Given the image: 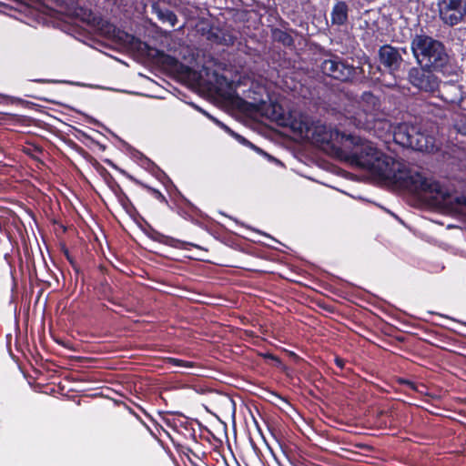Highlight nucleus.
Masks as SVG:
<instances>
[{"label":"nucleus","instance_id":"1","mask_svg":"<svg viewBox=\"0 0 466 466\" xmlns=\"http://www.w3.org/2000/svg\"><path fill=\"white\" fill-rule=\"evenodd\" d=\"M270 107L272 119L289 126L301 138L352 167L370 171L371 175H420L407 162L384 154L369 140L340 133L299 112H293L285 119L279 105L270 104Z\"/></svg>","mask_w":466,"mask_h":466},{"label":"nucleus","instance_id":"2","mask_svg":"<svg viewBox=\"0 0 466 466\" xmlns=\"http://www.w3.org/2000/svg\"><path fill=\"white\" fill-rule=\"evenodd\" d=\"M395 193H408L419 198H431L435 204H442L454 212L466 206L463 195L452 198L455 188L435 180V177H347Z\"/></svg>","mask_w":466,"mask_h":466},{"label":"nucleus","instance_id":"3","mask_svg":"<svg viewBox=\"0 0 466 466\" xmlns=\"http://www.w3.org/2000/svg\"><path fill=\"white\" fill-rule=\"evenodd\" d=\"M411 50L421 67L441 69L448 63L443 44L429 35H415L411 40Z\"/></svg>","mask_w":466,"mask_h":466},{"label":"nucleus","instance_id":"4","mask_svg":"<svg viewBox=\"0 0 466 466\" xmlns=\"http://www.w3.org/2000/svg\"><path fill=\"white\" fill-rule=\"evenodd\" d=\"M393 137L396 143L414 150L431 152L437 148L435 138L422 132L421 127L417 125H398L394 129Z\"/></svg>","mask_w":466,"mask_h":466},{"label":"nucleus","instance_id":"5","mask_svg":"<svg viewBox=\"0 0 466 466\" xmlns=\"http://www.w3.org/2000/svg\"><path fill=\"white\" fill-rule=\"evenodd\" d=\"M320 68L325 75L343 82L352 80L362 71L360 67L348 64L338 56H331L323 60Z\"/></svg>","mask_w":466,"mask_h":466},{"label":"nucleus","instance_id":"6","mask_svg":"<svg viewBox=\"0 0 466 466\" xmlns=\"http://www.w3.org/2000/svg\"><path fill=\"white\" fill-rule=\"evenodd\" d=\"M358 111L354 112L356 126L361 128H371V122L375 120L380 103L377 96L370 92H364L357 100Z\"/></svg>","mask_w":466,"mask_h":466},{"label":"nucleus","instance_id":"7","mask_svg":"<svg viewBox=\"0 0 466 466\" xmlns=\"http://www.w3.org/2000/svg\"><path fill=\"white\" fill-rule=\"evenodd\" d=\"M439 17L443 24L453 26L466 15V0H437Z\"/></svg>","mask_w":466,"mask_h":466},{"label":"nucleus","instance_id":"8","mask_svg":"<svg viewBox=\"0 0 466 466\" xmlns=\"http://www.w3.org/2000/svg\"><path fill=\"white\" fill-rule=\"evenodd\" d=\"M413 67L409 72V80L411 85L424 92H434L439 89L438 78L430 71Z\"/></svg>","mask_w":466,"mask_h":466},{"label":"nucleus","instance_id":"9","mask_svg":"<svg viewBox=\"0 0 466 466\" xmlns=\"http://www.w3.org/2000/svg\"><path fill=\"white\" fill-rule=\"evenodd\" d=\"M380 63L390 71H397L402 63V56L396 47L390 45L381 46L379 50Z\"/></svg>","mask_w":466,"mask_h":466},{"label":"nucleus","instance_id":"10","mask_svg":"<svg viewBox=\"0 0 466 466\" xmlns=\"http://www.w3.org/2000/svg\"><path fill=\"white\" fill-rule=\"evenodd\" d=\"M148 238L156 242H158L160 244H164L166 246L179 248V249H187V246L194 247L196 248H201L198 245H193L190 242L183 241L177 238H175L170 236H167L162 234L161 232L151 228L150 232L147 234Z\"/></svg>","mask_w":466,"mask_h":466},{"label":"nucleus","instance_id":"11","mask_svg":"<svg viewBox=\"0 0 466 466\" xmlns=\"http://www.w3.org/2000/svg\"><path fill=\"white\" fill-rule=\"evenodd\" d=\"M152 13L155 14L163 24H168L174 27L177 22V16L171 10L162 6L160 3H153L151 5Z\"/></svg>","mask_w":466,"mask_h":466},{"label":"nucleus","instance_id":"12","mask_svg":"<svg viewBox=\"0 0 466 466\" xmlns=\"http://www.w3.org/2000/svg\"><path fill=\"white\" fill-rule=\"evenodd\" d=\"M348 5L345 2H338L332 8L331 22L341 25L348 20Z\"/></svg>","mask_w":466,"mask_h":466},{"label":"nucleus","instance_id":"13","mask_svg":"<svg viewBox=\"0 0 466 466\" xmlns=\"http://www.w3.org/2000/svg\"><path fill=\"white\" fill-rule=\"evenodd\" d=\"M440 91L441 93V97L449 103H456L460 100V89L455 85L444 84Z\"/></svg>","mask_w":466,"mask_h":466},{"label":"nucleus","instance_id":"14","mask_svg":"<svg viewBox=\"0 0 466 466\" xmlns=\"http://www.w3.org/2000/svg\"><path fill=\"white\" fill-rule=\"evenodd\" d=\"M132 181H134L136 184L139 185L143 188H145L148 193L151 194L153 198L160 201L161 203H164L167 205V200L166 197L162 194L159 188L150 186L147 183H144L140 181L139 179H137L135 177H128Z\"/></svg>","mask_w":466,"mask_h":466},{"label":"nucleus","instance_id":"15","mask_svg":"<svg viewBox=\"0 0 466 466\" xmlns=\"http://www.w3.org/2000/svg\"><path fill=\"white\" fill-rule=\"evenodd\" d=\"M102 178L109 189L116 195V197H118L124 193L119 184L114 179V177H102Z\"/></svg>","mask_w":466,"mask_h":466},{"label":"nucleus","instance_id":"16","mask_svg":"<svg viewBox=\"0 0 466 466\" xmlns=\"http://www.w3.org/2000/svg\"><path fill=\"white\" fill-rule=\"evenodd\" d=\"M394 382L396 384H398V385H400V386H406V387H408L409 389H410L413 391L420 390H419V388H420L419 383H417L415 381H412L410 380L402 378V377H396L394 379Z\"/></svg>","mask_w":466,"mask_h":466},{"label":"nucleus","instance_id":"17","mask_svg":"<svg viewBox=\"0 0 466 466\" xmlns=\"http://www.w3.org/2000/svg\"><path fill=\"white\" fill-rule=\"evenodd\" d=\"M63 254L66 257V260L69 262L72 268L75 270L76 274L80 272V267L76 261L75 258L71 255L70 251L66 247H63L62 248Z\"/></svg>","mask_w":466,"mask_h":466},{"label":"nucleus","instance_id":"18","mask_svg":"<svg viewBox=\"0 0 466 466\" xmlns=\"http://www.w3.org/2000/svg\"><path fill=\"white\" fill-rule=\"evenodd\" d=\"M119 203L121 204V206L123 207V208L127 212V213H130L132 209H134V206L132 204V202L130 201V199L128 198V197L124 193H122L121 195H119L118 197H116Z\"/></svg>","mask_w":466,"mask_h":466},{"label":"nucleus","instance_id":"19","mask_svg":"<svg viewBox=\"0 0 466 466\" xmlns=\"http://www.w3.org/2000/svg\"><path fill=\"white\" fill-rule=\"evenodd\" d=\"M161 177V180H160V185L163 186L165 187V189L169 193V194H172L174 192L177 191V188L176 187L173 185V183L171 182V180L169 179V177L167 176H165V177Z\"/></svg>","mask_w":466,"mask_h":466},{"label":"nucleus","instance_id":"20","mask_svg":"<svg viewBox=\"0 0 466 466\" xmlns=\"http://www.w3.org/2000/svg\"><path fill=\"white\" fill-rule=\"evenodd\" d=\"M168 362L170 364H172L174 366H177V367H185V368L194 367V362L188 361V360H184L181 359H177V358H169Z\"/></svg>","mask_w":466,"mask_h":466},{"label":"nucleus","instance_id":"21","mask_svg":"<svg viewBox=\"0 0 466 466\" xmlns=\"http://www.w3.org/2000/svg\"><path fill=\"white\" fill-rule=\"evenodd\" d=\"M334 363L335 365L340 369L341 370H343L345 369V366H346V363H347V360H344L343 358L339 357V356H335L334 358Z\"/></svg>","mask_w":466,"mask_h":466},{"label":"nucleus","instance_id":"22","mask_svg":"<svg viewBox=\"0 0 466 466\" xmlns=\"http://www.w3.org/2000/svg\"><path fill=\"white\" fill-rule=\"evenodd\" d=\"M234 40H235V37H233L232 35H223V37L220 39L219 42L223 45L230 46V45H233Z\"/></svg>","mask_w":466,"mask_h":466},{"label":"nucleus","instance_id":"23","mask_svg":"<svg viewBox=\"0 0 466 466\" xmlns=\"http://www.w3.org/2000/svg\"><path fill=\"white\" fill-rule=\"evenodd\" d=\"M419 385H420V388H419L420 390H415V392H418V393H420L421 395H424V396L433 397L431 394H430L427 391L428 388H427V386L424 383H419Z\"/></svg>","mask_w":466,"mask_h":466},{"label":"nucleus","instance_id":"24","mask_svg":"<svg viewBox=\"0 0 466 466\" xmlns=\"http://www.w3.org/2000/svg\"><path fill=\"white\" fill-rule=\"evenodd\" d=\"M128 410L131 414H133L141 423H143L144 425H146V423L142 420V419L140 418V416L136 413L131 408H128Z\"/></svg>","mask_w":466,"mask_h":466},{"label":"nucleus","instance_id":"25","mask_svg":"<svg viewBox=\"0 0 466 466\" xmlns=\"http://www.w3.org/2000/svg\"><path fill=\"white\" fill-rule=\"evenodd\" d=\"M213 121H215L218 125H219L220 127H222L224 129H226L227 131L232 133L229 128L228 127H226L225 125H223L222 123H220L218 120L209 116Z\"/></svg>","mask_w":466,"mask_h":466},{"label":"nucleus","instance_id":"26","mask_svg":"<svg viewBox=\"0 0 466 466\" xmlns=\"http://www.w3.org/2000/svg\"><path fill=\"white\" fill-rule=\"evenodd\" d=\"M267 105L264 101H261L260 102V105H258V107L261 110H266L268 112V108H266Z\"/></svg>","mask_w":466,"mask_h":466},{"label":"nucleus","instance_id":"27","mask_svg":"<svg viewBox=\"0 0 466 466\" xmlns=\"http://www.w3.org/2000/svg\"><path fill=\"white\" fill-rule=\"evenodd\" d=\"M332 167V169L330 170L331 173H334V174H337V175H339V169L335 167L334 166H331Z\"/></svg>","mask_w":466,"mask_h":466},{"label":"nucleus","instance_id":"28","mask_svg":"<svg viewBox=\"0 0 466 466\" xmlns=\"http://www.w3.org/2000/svg\"><path fill=\"white\" fill-rule=\"evenodd\" d=\"M105 299H107L110 303L116 305V302L113 298L106 297Z\"/></svg>","mask_w":466,"mask_h":466},{"label":"nucleus","instance_id":"29","mask_svg":"<svg viewBox=\"0 0 466 466\" xmlns=\"http://www.w3.org/2000/svg\"><path fill=\"white\" fill-rule=\"evenodd\" d=\"M136 406L147 416H149L147 412L139 405L136 404Z\"/></svg>","mask_w":466,"mask_h":466},{"label":"nucleus","instance_id":"30","mask_svg":"<svg viewBox=\"0 0 466 466\" xmlns=\"http://www.w3.org/2000/svg\"><path fill=\"white\" fill-rule=\"evenodd\" d=\"M459 131L463 133V134H466V128L465 129H462L461 127L459 128Z\"/></svg>","mask_w":466,"mask_h":466},{"label":"nucleus","instance_id":"31","mask_svg":"<svg viewBox=\"0 0 466 466\" xmlns=\"http://www.w3.org/2000/svg\"><path fill=\"white\" fill-rule=\"evenodd\" d=\"M192 438L195 440L196 439V435H195V431L194 429L192 428Z\"/></svg>","mask_w":466,"mask_h":466},{"label":"nucleus","instance_id":"32","mask_svg":"<svg viewBox=\"0 0 466 466\" xmlns=\"http://www.w3.org/2000/svg\"><path fill=\"white\" fill-rule=\"evenodd\" d=\"M342 175L350 176V175H352V174H351V173H350V172H344Z\"/></svg>","mask_w":466,"mask_h":466},{"label":"nucleus","instance_id":"33","mask_svg":"<svg viewBox=\"0 0 466 466\" xmlns=\"http://www.w3.org/2000/svg\"><path fill=\"white\" fill-rule=\"evenodd\" d=\"M307 177L312 179L313 181H317L316 179H313L310 176H308Z\"/></svg>","mask_w":466,"mask_h":466}]
</instances>
